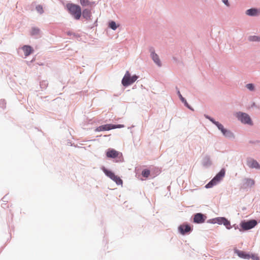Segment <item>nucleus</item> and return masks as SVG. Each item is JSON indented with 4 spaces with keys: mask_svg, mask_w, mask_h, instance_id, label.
<instances>
[{
    "mask_svg": "<svg viewBox=\"0 0 260 260\" xmlns=\"http://www.w3.org/2000/svg\"><path fill=\"white\" fill-rule=\"evenodd\" d=\"M22 49L26 57L29 56L34 51L32 48L28 45H24L22 47Z\"/></svg>",
    "mask_w": 260,
    "mask_h": 260,
    "instance_id": "obj_13",
    "label": "nucleus"
},
{
    "mask_svg": "<svg viewBox=\"0 0 260 260\" xmlns=\"http://www.w3.org/2000/svg\"><path fill=\"white\" fill-rule=\"evenodd\" d=\"M235 252L241 258L244 259H249L250 258V254L246 253L243 251L235 249Z\"/></svg>",
    "mask_w": 260,
    "mask_h": 260,
    "instance_id": "obj_12",
    "label": "nucleus"
},
{
    "mask_svg": "<svg viewBox=\"0 0 260 260\" xmlns=\"http://www.w3.org/2000/svg\"><path fill=\"white\" fill-rule=\"evenodd\" d=\"M236 115L238 119L242 123L250 125L252 124L251 118L247 114L240 112L237 113Z\"/></svg>",
    "mask_w": 260,
    "mask_h": 260,
    "instance_id": "obj_4",
    "label": "nucleus"
},
{
    "mask_svg": "<svg viewBox=\"0 0 260 260\" xmlns=\"http://www.w3.org/2000/svg\"><path fill=\"white\" fill-rule=\"evenodd\" d=\"M109 26L113 30H115L117 28V26L114 21H111L110 22Z\"/></svg>",
    "mask_w": 260,
    "mask_h": 260,
    "instance_id": "obj_22",
    "label": "nucleus"
},
{
    "mask_svg": "<svg viewBox=\"0 0 260 260\" xmlns=\"http://www.w3.org/2000/svg\"><path fill=\"white\" fill-rule=\"evenodd\" d=\"M151 56L156 64H157L158 66H161V62L157 54H156L155 52H152L151 54Z\"/></svg>",
    "mask_w": 260,
    "mask_h": 260,
    "instance_id": "obj_15",
    "label": "nucleus"
},
{
    "mask_svg": "<svg viewBox=\"0 0 260 260\" xmlns=\"http://www.w3.org/2000/svg\"><path fill=\"white\" fill-rule=\"evenodd\" d=\"M67 8L70 13L75 19L77 20L80 19L81 16V9L79 5L73 4H68L67 5Z\"/></svg>",
    "mask_w": 260,
    "mask_h": 260,
    "instance_id": "obj_1",
    "label": "nucleus"
},
{
    "mask_svg": "<svg viewBox=\"0 0 260 260\" xmlns=\"http://www.w3.org/2000/svg\"><path fill=\"white\" fill-rule=\"evenodd\" d=\"M217 222L219 224H223L228 229H231L230 222L224 217H218L216 219Z\"/></svg>",
    "mask_w": 260,
    "mask_h": 260,
    "instance_id": "obj_10",
    "label": "nucleus"
},
{
    "mask_svg": "<svg viewBox=\"0 0 260 260\" xmlns=\"http://www.w3.org/2000/svg\"><path fill=\"white\" fill-rule=\"evenodd\" d=\"M104 172L105 173V174L107 176H108L110 178H111V179H112L113 178H114V177H115V175L112 171H109V170H106V169H104Z\"/></svg>",
    "mask_w": 260,
    "mask_h": 260,
    "instance_id": "obj_18",
    "label": "nucleus"
},
{
    "mask_svg": "<svg viewBox=\"0 0 260 260\" xmlns=\"http://www.w3.org/2000/svg\"><path fill=\"white\" fill-rule=\"evenodd\" d=\"M225 175V170L222 169L214 177V178L210 181L206 185V188L212 187L213 185H215L220 181Z\"/></svg>",
    "mask_w": 260,
    "mask_h": 260,
    "instance_id": "obj_3",
    "label": "nucleus"
},
{
    "mask_svg": "<svg viewBox=\"0 0 260 260\" xmlns=\"http://www.w3.org/2000/svg\"><path fill=\"white\" fill-rule=\"evenodd\" d=\"M206 218V217L202 213H197L194 216L193 221L197 223H203Z\"/></svg>",
    "mask_w": 260,
    "mask_h": 260,
    "instance_id": "obj_9",
    "label": "nucleus"
},
{
    "mask_svg": "<svg viewBox=\"0 0 260 260\" xmlns=\"http://www.w3.org/2000/svg\"><path fill=\"white\" fill-rule=\"evenodd\" d=\"M249 40L252 41H260V38L256 36L250 37Z\"/></svg>",
    "mask_w": 260,
    "mask_h": 260,
    "instance_id": "obj_24",
    "label": "nucleus"
},
{
    "mask_svg": "<svg viewBox=\"0 0 260 260\" xmlns=\"http://www.w3.org/2000/svg\"><path fill=\"white\" fill-rule=\"evenodd\" d=\"M178 93L179 94V98L182 102L185 101V99L182 96L179 91H178Z\"/></svg>",
    "mask_w": 260,
    "mask_h": 260,
    "instance_id": "obj_28",
    "label": "nucleus"
},
{
    "mask_svg": "<svg viewBox=\"0 0 260 260\" xmlns=\"http://www.w3.org/2000/svg\"><path fill=\"white\" fill-rule=\"evenodd\" d=\"M40 30L37 28H32L31 32L32 35H36L39 34Z\"/></svg>",
    "mask_w": 260,
    "mask_h": 260,
    "instance_id": "obj_23",
    "label": "nucleus"
},
{
    "mask_svg": "<svg viewBox=\"0 0 260 260\" xmlns=\"http://www.w3.org/2000/svg\"><path fill=\"white\" fill-rule=\"evenodd\" d=\"M260 13V11L256 9H250L246 11V14L249 16H257Z\"/></svg>",
    "mask_w": 260,
    "mask_h": 260,
    "instance_id": "obj_14",
    "label": "nucleus"
},
{
    "mask_svg": "<svg viewBox=\"0 0 260 260\" xmlns=\"http://www.w3.org/2000/svg\"><path fill=\"white\" fill-rule=\"evenodd\" d=\"M142 174L144 177H148L150 175V171L148 170H144L142 171Z\"/></svg>",
    "mask_w": 260,
    "mask_h": 260,
    "instance_id": "obj_20",
    "label": "nucleus"
},
{
    "mask_svg": "<svg viewBox=\"0 0 260 260\" xmlns=\"http://www.w3.org/2000/svg\"><path fill=\"white\" fill-rule=\"evenodd\" d=\"M222 2L227 6H230V4H229L228 0H222Z\"/></svg>",
    "mask_w": 260,
    "mask_h": 260,
    "instance_id": "obj_30",
    "label": "nucleus"
},
{
    "mask_svg": "<svg viewBox=\"0 0 260 260\" xmlns=\"http://www.w3.org/2000/svg\"><path fill=\"white\" fill-rule=\"evenodd\" d=\"M256 224L257 221L255 220H250L242 222L240 225L243 230H248L254 228Z\"/></svg>",
    "mask_w": 260,
    "mask_h": 260,
    "instance_id": "obj_7",
    "label": "nucleus"
},
{
    "mask_svg": "<svg viewBox=\"0 0 260 260\" xmlns=\"http://www.w3.org/2000/svg\"><path fill=\"white\" fill-rule=\"evenodd\" d=\"M138 79V76L134 75L131 76L128 71H126L122 80L121 83L124 86H127L134 83Z\"/></svg>",
    "mask_w": 260,
    "mask_h": 260,
    "instance_id": "obj_2",
    "label": "nucleus"
},
{
    "mask_svg": "<svg viewBox=\"0 0 260 260\" xmlns=\"http://www.w3.org/2000/svg\"><path fill=\"white\" fill-rule=\"evenodd\" d=\"M114 182L116 183L118 185H122V180L120 179V178L116 175L115 176L114 178H113L112 179Z\"/></svg>",
    "mask_w": 260,
    "mask_h": 260,
    "instance_id": "obj_19",
    "label": "nucleus"
},
{
    "mask_svg": "<svg viewBox=\"0 0 260 260\" xmlns=\"http://www.w3.org/2000/svg\"><path fill=\"white\" fill-rule=\"evenodd\" d=\"M250 258L254 260H259V257L255 254H251L250 255Z\"/></svg>",
    "mask_w": 260,
    "mask_h": 260,
    "instance_id": "obj_27",
    "label": "nucleus"
},
{
    "mask_svg": "<svg viewBox=\"0 0 260 260\" xmlns=\"http://www.w3.org/2000/svg\"><path fill=\"white\" fill-rule=\"evenodd\" d=\"M106 156L109 158H115L122 156V153L113 149H108L106 152Z\"/></svg>",
    "mask_w": 260,
    "mask_h": 260,
    "instance_id": "obj_8",
    "label": "nucleus"
},
{
    "mask_svg": "<svg viewBox=\"0 0 260 260\" xmlns=\"http://www.w3.org/2000/svg\"><path fill=\"white\" fill-rule=\"evenodd\" d=\"M246 87H247V89H249L251 91L253 90L254 88L253 84H251V83L247 84L246 85Z\"/></svg>",
    "mask_w": 260,
    "mask_h": 260,
    "instance_id": "obj_25",
    "label": "nucleus"
},
{
    "mask_svg": "<svg viewBox=\"0 0 260 260\" xmlns=\"http://www.w3.org/2000/svg\"><path fill=\"white\" fill-rule=\"evenodd\" d=\"M183 103H184L185 105L189 109H191V110H193L190 107V106L188 105V104L187 103V101H186V100H185V101L184 102H182Z\"/></svg>",
    "mask_w": 260,
    "mask_h": 260,
    "instance_id": "obj_29",
    "label": "nucleus"
},
{
    "mask_svg": "<svg viewBox=\"0 0 260 260\" xmlns=\"http://www.w3.org/2000/svg\"><path fill=\"white\" fill-rule=\"evenodd\" d=\"M36 9L38 12L40 13H42L43 12V8L41 6H38L36 7Z\"/></svg>",
    "mask_w": 260,
    "mask_h": 260,
    "instance_id": "obj_26",
    "label": "nucleus"
},
{
    "mask_svg": "<svg viewBox=\"0 0 260 260\" xmlns=\"http://www.w3.org/2000/svg\"><path fill=\"white\" fill-rule=\"evenodd\" d=\"M206 117L209 119L210 121H211L214 124H215L218 127L219 129H220L222 133L224 136L227 137H229L232 136V133L230 131L225 129L221 124H220L218 122L214 121L213 119L209 117L208 116H206Z\"/></svg>",
    "mask_w": 260,
    "mask_h": 260,
    "instance_id": "obj_5",
    "label": "nucleus"
},
{
    "mask_svg": "<svg viewBox=\"0 0 260 260\" xmlns=\"http://www.w3.org/2000/svg\"><path fill=\"white\" fill-rule=\"evenodd\" d=\"M80 4L83 6H86L90 5V2L88 0H80Z\"/></svg>",
    "mask_w": 260,
    "mask_h": 260,
    "instance_id": "obj_21",
    "label": "nucleus"
},
{
    "mask_svg": "<svg viewBox=\"0 0 260 260\" xmlns=\"http://www.w3.org/2000/svg\"><path fill=\"white\" fill-rule=\"evenodd\" d=\"M82 15L86 19H89L91 17V12L89 10L86 9L83 10Z\"/></svg>",
    "mask_w": 260,
    "mask_h": 260,
    "instance_id": "obj_17",
    "label": "nucleus"
},
{
    "mask_svg": "<svg viewBox=\"0 0 260 260\" xmlns=\"http://www.w3.org/2000/svg\"><path fill=\"white\" fill-rule=\"evenodd\" d=\"M248 165L250 168H260V166L258 162L254 160H251L248 162Z\"/></svg>",
    "mask_w": 260,
    "mask_h": 260,
    "instance_id": "obj_16",
    "label": "nucleus"
},
{
    "mask_svg": "<svg viewBox=\"0 0 260 260\" xmlns=\"http://www.w3.org/2000/svg\"><path fill=\"white\" fill-rule=\"evenodd\" d=\"M178 230L181 234L184 235L189 232L191 230V229L189 225L183 224L179 226Z\"/></svg>",
    "mask_w": 260,
    "mask_h": 260,
    "instance_id": "obj_11",
    "label": "nucleus"
},
{
    "mask_svg": "<svg viewBox=\"0 0 260 260\" xmlns=\"http://www.w3.org/2000/svg\"><path fill=\"white\" fill-rule=\"evenodd\" d=\"M124 125L121 124H118V125H113V124H105L103 125L100 126L98 127L95 129V131L96 132H101V131H109L112 129H114L116 128H121L123 127Z\"/></svg>",
    "mask_w": 260,
    "mask_h": 260,
    "instance_id": "obj_6",
    "label": "nucleus"
}]
</instances>
